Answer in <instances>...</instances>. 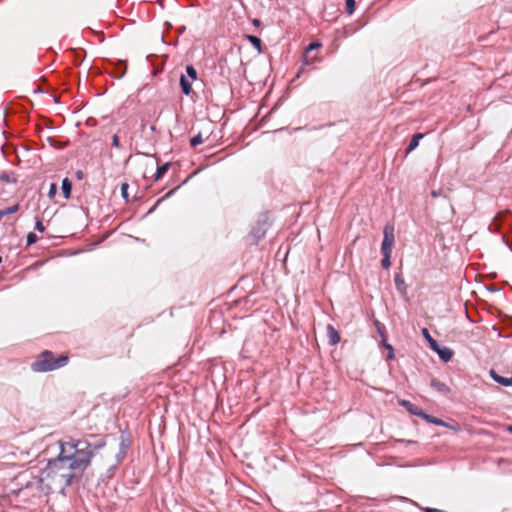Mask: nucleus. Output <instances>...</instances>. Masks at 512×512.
<instances>
[{"label": "nucleus", "instance_id": "nucleus-1", "mask_svg": "<svg viewBox=\"0 0 512 512\" xmlns=\"http://www.w3.org/2000/svg\"><path fill=\"white\" fill-rule=\"evenodd\" d=\"M59 456L63 457L66 463L70 464L82 474L91 464L96 452L104 447L105 443L91 444L86 439H75L72 437L59 442Z\"/></svg>", "mask_w": 512, "mask_h": 512}, {"label": "nucleus", "instance_id": "nucleus-2", "mask_svg": "<svg viewBox=\"0 0 512 512\" xmlns=\"http://www.w3.org/2000/svg\"><path fill=\"white\" fill-rule=\"evenodd\" d=\"M22 476L27 478L26 488H35L44 494H49L54 489L60 491L66 489L64 482L58 481L57 474L54 473L53 466L49 462L44 469L31 468Z\"/></svg>", "mask_w": 512, "mask_h": 512}, {"label": "nucleus", "instance_id": "nucleus-3", "mask_svg": "<svg viewBox=\"0 0 512 512\" xmlns=\"http://www.w3.org/2000/svg\"><path fill=\"white\" fill-rule=\"evenodd\" d=\"M68 363L67 356L54 357L51 351L42 352L32 363V370L35 372H48L65 366Z\"/></svg>", "mask_w": 512, "mask_h": 512}, {"label": "nucleus", "instance_id": "nucleus-4", "mask_svg": "<svg viewBox=\"0 0 512 512\" xmlns=\"http://www.w3.org/2000/svg\"><path fill=\"white\" fill-rule=\"evenodd\" d=\"M49 463L53 466L54 473L57 474L58 481L64 482L65 488L71 485L72 480L81 475L76 469H73L70 464L66 463V461L61 456H57L56 458L49 461Z\"/></svg>", "mask_w": 512, "mask_h": 512}, {"label": "nucleus", "instance_id": "nucleus-5", "mask_svg": "<svg viewBox=\"0 0 512 512\" xmlns=\"http://www.w3.org/2000/svg\"><path fill=\"white\" fill-rule=\"evenodd\" d=\"M395 236H394V226L387 224L383 229V241L381 244V253L382 255H391L392 248L394 245Z\"/></svg>", "mask_w": 512, "mask_h": 512}, {"label": "nucleus", "instance_id": "nucleus-6", "mask_svg": "<svg viewBox=\"0 0 512 512\" xmlns=\"http://www.w3.org/2000/svg\"><path fill=\"white\" fill-rule=\"evenodd\" d=\"M433 351H435L444 362H449L452 359L453 351L448 347H442L438 344Z\"/></svg>", "mask_w": 512, "mask_h": 512}, {"label": "nucleus", "instance_id": "nucleus-7", "mask_svg": "<svg viewBox=\"0 0 512 512\" xmlns=\"http://www.w3.org/2000/svg\"><path fill=\"white\" fill-rule=\"evenodd\" d=\"M399 404L401 406H403L409 413H411L413 415H417V416L421 417L424 412L420 407H418L417 405H415L407 400H401V401H399Z\"/></svg>", "mask_w": 512, "mask_h": 512}, {"label": "nucleus", "instance_id": "nucleus-8", "mask_svg": "<svg viewBox=\"0 0 512 512\" xmlns=\"http://www.w3.org/2000/svg\"><path fill=\"white\" fill-rule=\"evenodd\" d=\"M490 376L492 377V379L494 381H496L497 383H499L505 387L512 386V376L509 378L502 377V376L498 375L494 370L490 371Z\"/></svg>", "mask_w": 512, "mask_h": 512}, {"label": "nucleus", "instance_id": "nucleus-9", "mask_svg": "<svg viewBox=\"0 0 512 512\" xmlns=\"http://www.w3.org/2000/svg\"><path fill=\"white\" fill-rule=\"evenodd\" d=\"M327 332L330 344L335 345L340 342V335L332 325H328Z\"/></svg>", "mask_w": 512, "mask_h": 512}, {"label": "nucleus", "instance_id": "nucleus-10", "mask_svg": "<svg viewBox=\"0 0 512 512\" xmlns=\"http://www.w3.org/2000/svg\"><path fill=\"white\" fill-rule=\"evenodd\" d=\"M430 385L437 391L444 393V394H446L450 391L449 387L445 383L441 382L440 380H438L436 378H433L431 380Z\"/></svg>", "mask_w": 512, "mask_h": 512}, {"label": "nucleus", "instance_id": "nucleus-11", "mask_svg": "<svg viewBox=\"0 0 512 512\" xmlns=\"http://www.w3.org/2000/svg\"><path fill=\"white\" fill-rule=\"evenodd\" d=\"M180 86L185 95H190L192 92V84L184 75L180 77Z\"/></svg>", "mask_w": 512, "mask_h": 512}, {"label": "nucleus", "instance_id": "nucleus-12", "mask_svg": "<svg viewBox=\"0 0 512 512\" xmlns=\"http://www.w3.org/2000/svg\"><path fill=\"white\" fill-rule=\"evenodd\" d=\"M423 138V134L422 133H417L415 135H413L407 149H406V153H410L411 151H413L414 149L417 148V146L419 145V141Z\"/></svg>", "mask_w": 512, "mask_h": 512}, {"label": "nucleus", "instance_id": "nucleus-13", "mask_svg": "<svg viewBox=\"0 0 512 512\" xmlns=\"http://www.w3.org/2000/svg\"><path fill=\"white\" fill-rule=\"evenodd\" d=\"M62 193L66 199L70 198L71 196V190H72V183L68 178H64L62 181Z\"/></svg>", "mask_w": 512, "mask_h": 512}, {"label": "nucleus", "instance_id": "nucleus-14", "mask_svg": "<svg viewBox=\"0 0 512 512\" xmlns=\"http://www.w3.org/2000/svg\"><path fill=\"white\" fill-rule=\"evenodd\" d=\"M421 418L425 419L429 423H433L438 426H446V424L443 420L436 418L434 416L428 415L425 412H423Z\"/></svg>", "mask_w": 512, "mask_h": 512}, {"label": "nucleus", "instance_id": "nucleus-15", "mask_svg": "<svg viewBox=\"0 0 512 512\" xmlns=\"http://www.w3.org/2000/svg\"><path fill=\"white\" fill-rule=\"evenodd\" d=\"M247 40L257 49L258 52L262 51V41L260 38L254 35H247Z\"/></svg>", "mask_w": 512, "mask_h": 512}, {"label": "nucleus", "instance_id": "nucleus-16", "mask_svg": "<svg viewBox=\"0 0 512 512\" xmlns=\"http://www.w3.org/2000/svg\"><path fill=\"white\" fill-rule=\"evenodd\" d=\"M170 167L169 163H165L157 168L156 174H155V181H158L163 177V175L168 171Z\"/></svg>", "mask_w": 512, "mask_h": 512}, {"label": "nucleus", "instance_id": "nucleus-17", "mask_svg": "<svg viewBox=\"0 0 512 512\" xmlns=\"http://www.w3.org/2000/svg\"><path fill=\"white\" fill-rule=\"evenodd\" d=\"M422 334H423V336L425 337V339L428 341L430 348H431L432 350H433V349H436V347H437V345H438V342H437L435 339H433V338L431 337V335L429 334V332H428V330H427L426 328H424V329L422 330Z\"/></svg>", "mask_w": 512, "mask_h": 512}, {"label": "nucleus", "instance_id": "nucleus-18", "mask_svg": "<svg viewBox=\"0 0 512 512\" xmlns=\"http://www.w3.org/2000/svg\"><path fill=\"white\" fill-rule=\"evenodd\" d=\"M19 210V204H15L11 207H8L6 209H1L0 210V214H1V219L6 216V215H9V214H13V213H16L17 211Z\"/></svg>", "mask_w": 512, "mask_h": 512}, {"label": "nucleus", "instance_id": "nucleus-19", "mask_svg": "<svg viewBox=\"0 0 512 512\" xmlns=\"http://www.w3.org/2000/svg\"><path fill=\"white\" fill-rule=\"evenodd\" d=\"M203 142V138H202V135L201 133H198L196 136L192 137L190 139V145L191 147H196L198 146L199 144H201Z\"/></svg>", "mask_w": 512, "mask_h": 512}, {"label": "nucleus", "instance_id": "nucleus-20", "mask_svg": "<svg viewBox=\"0 0 512 512\" xmlns=\"http://www.w3.org/2000/svg\"><path fill=\"white\" fill-rule=\"evenodd\" d=\"M346 11L348 14H353L355 11L356 2L355 0H346Z\"/></svg>", "mask_w": 512, "mask_h": 512}, {"label": "nucleus", "instance_id": "nucleus-21", "mask_svg": "<svg viewBox=\"0 0 512 512\" xmlns=\"http://www.w3.org/2000/svg\"><path fill=\"white\" fill-rule=\"evenodd\" d=\"M186 72H187V75L192 79V80H195L197 79V71L196 69L191 66V65H188L186 67Z\"/></svg>", "mask_w": 512, "mask_h": 512}, {"label": "nucleus", "instance_id": "nucleus-22", "mask_svg": "<svg viewBox=\"0 0 512 512\" xmlns=\"http://www.w3.org/2000/svg\"><path fill=\"white\" fill-rule=\"evenodd\" d=\"M391 255H383L381 265L384 269H388L391 266Z\"/></svg>", "mask_w": 512, "mask_h": 512}, {"label": "nucleus", "instance_id": "nucleus-23", "mask_svg": "<svg viewBox=\"0 0 512 512\" xmlns=\"http://www.w3.org/2000/svg\"><path fill=\"white\" fill-rule=\"evenodd\" d=\"M38 241V237L35 233L33 232H30L28 235H27V245L30 246L32 244H35L36 242Z\"/></svg>", "mask_w": 512, "mask_h": 512}, {"label": "nucleus", "instance_id": "nucleus-24", "mask_svg": "<svg viewBox=\"0 0 512 512\" xmlns=\"http://www.w3.org/2000/svg\"><path fill=\"white\" fill-rule=\"evenodd\" d=\"M128 188H129L128 183H123L121 185V194H122V197L126 200H128Z\"/></svg>", "mask_w": 512, "mask_h": 512}, {"label": "nucleus", "instance_id": "nucleus-25", "mask_svg": "<svg viewBox=\"0 0 512 512\" xmlns=\"http://www.w3.org/2000/svg\"><path fill=\"white\" fill-rule=\"evenodd\" d=\"M57 193V184L55 183H52L50 185V188H49V191H48V196L49 198H53Z\"/></svg>", "mask_w": 512, "mask_h": 512}, {"label": "nucleus", "instance_id": "nucleus-26", "mask_svg": "<svg viewBox=\"0 0 512 512\" xmlns=\"http://www.w3.org/2000/svg\"><path fill=\"white\" fill-rule=\"evenodd\" d=\"M112 146L115 147V148H120L121 147L120 141H119V136L117 134H114L112 136Z\"/></svg>", "mask_w": 512, "mask_h": 512}, {"label": "nucleus", "instance_id": "nucleus-27", "mask_svg": "<svg viewBox=\"0 0 512 512\" xmlns=\"http://www.w3.org/2000/svg\"><path fill=\"white\" fill-rule=\"evenodd\" d=\"M35 229L39 232L45 231V227H44L43 223L41 222V220H39V219L36 220Z\"/></svg>", "mask_w": 512, "mask_h": 512}, {"label": "nucleus", "instance_id": "nucleus-28", "mask_svg": "<svg viewBox=\"0 0 512 512\" xmlns=\"http://www.w3.org/2000/svg\"><path fill=\"white\" fill-rule=\"evenodd\" d=\"M320 47H321L320 43H317V42L310 43L308 45V47L306 48V52H309L311 50H314V49H317V48H320Z\"/></svg>", "mask_w": 512, "mask_h": 512}, {"label": "nucleus", "instance_id": "nucleus-29", "mask_svg": "<svg viewBox=\"0 0 512 512\" xmlns=\"http://www.w3.org/2000/svg\"><path fill=\"white\" fill-rule=\"evenodd\" d=\"M395 284H396L398 289L400 288V285L404 284V280H403V278L400 275H396L395 276Z\"/></svg>", "mask_w": 512, "mask_h": 512}, {"label": "nucleus", "instance_id": "nucleus-30", "mask_svg": "<svg viewBox=\"0 0 512 512\" xmlns=\"http://www.w3.org/2000/svg\"><path fill=\"white\" fill-rule=\"evenodd\" d=\"M423 510H424V512H446L445 510L430 508V507H426Z\"/></svg>", "mask_w": 512, "mask_h": 512}, {"label": "nucleus", "instance_id": "nucleus-31", "mask_svg": "<svg viewBox=\"0 0 512 512\" xmlns=\"http://www.w3.org/2000/svg\"><path fill=\"white\" fill-rule=\"evenodd\" d=\"M376 326H377V329H378V332L380 333V335L382 336V338L384 339V327L383 326H380L379 322H376Z\"/></svg>", "mask_w": 512, "mask_h": 512}, {"label": "nucleus", "instance_id": "nucleus-32", "mask_svg": "<svg viewBox=\"0 0 512 512\" xmlns=\"http://www.w3.org/2000/svg\"><path fill=\"white\" fill-rule=\"evenodd\" d=\"M252 24L255 27H259L261 25V21L259 19L255 18V19H253Z\"/></svg>", "mask_w": 512, "mask_h": 512}, {"label": "nucleus", "instance_id": "nucleus-33", "mask_svg": "<svg viewBox=\"0 0 512 512\" xmlns=\"http://www.w3.org/2000/svg\"><path fill=\"white\" fill-rule=\"evenodd\" d=\"M394 358V349L389 350L387 359H393Z\"/></svg>", "mask_w": 512, "mask_h": 512}, {"label": "nucleus", "instance_id": "nucleus-34", "mask_svg": "<svg viewBox=\"0 0 512 512\" xmlns=\"http://www.w3.org/2000/svg\"><path fill=\"white\" fill-rule=\"evenodd\" d=\"M384 347H385V348H386V350H388V351H389V350H391V349H393L392 345L387 344V343H384Z\"/></svg>", "mask_w": 512, "mask_h": 512}, {"label": "nucleus", "instance_id": "nucleus-35", "mask_svg": "<svg viewBox=\"0 0 512 512\" xmlns=\"http://www.w3.org/2000/svg\"><path fill=\"white\" fill-rule=\"evenodd\" d=\"M297 3L303 2V0H295Z\"/></svg>", "mask_w": 512, "mask_h": 512}, {"label": "nucleus", "instance_id": "nucleus-36", "mask_svg": "<svg viewBox=\"0 0 512 512\" xmlns=\"http://www.w3.org/2000/svg\"><path fill=\"white\" fill-rule=\"evenodd\" d=\"M510 431H512V426L509 428Z\"/></svg>", "mask_w": 512, "mask_h": 512}]
</instances>
